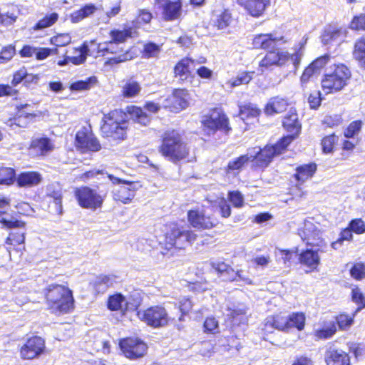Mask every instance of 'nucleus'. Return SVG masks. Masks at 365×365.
Returning a JSON list of instances; mask_svg holds the SVG:
<instances>
[{
    "mask_svg": "<svg viewBox=\"0 0 365 365\" xmlns=\"http://www.w3.org/2000/svg\"><path fill=\"white\" fill-rule=\"evenodd\" d=\"M115 282L113 275H100L93 281V287L98 292H104Z\"/></svg>",
    "mask_w": 365,
    "mask_h": 365,
    "instance_id": "obj_36",
    "label": "nucleus"
},
{
    "mask_svg": "<svg viewBox=\"0 0 365 365\" xmlns=\"http://www.w3.org/2000/svg\"><path fill=\"white\" fill-rule=\"evenodd\" d=\"M190 224L197 229H211L217 224V220L209 215L204 208L191 210L187 213Z\"/></svg>",
    "mask_w": 365,
    "mask_h": 365,
    "instance_id": "obj_16",
    "label": "nucleus"
},
{
    "mask_svg": "<svg viewBox=\"0 0 365 365\" xmlns=\"http://www.w3.org/2000/svg\"><path fill=\"white\" fill-rule=\"evenodd\" d=\"M283 126L290 134L280 139L278 141V146L282 145V149H286L290 143L299 135L301 131V124L298 121L297 114L294 111H290L284 117Z\"/></svg>",
    "mask_w": 365,
    "mask_h": 365,
    "instance_id": "obj_13",
    "label": "nucleus"
},
{
    "mask_svg": "<svg viewBox=\"0 0 365 365\" xmlns=\"http://www.w3.org/2000/svg\"><path fill=\"white\" fill-rule=\"evenodd\" d=\"M15 170L11 168L0 167V184L10 185L15 181Z\"/></svg>",
    "mask_w": 365,
    "mask_h": 365,
    "instance_id": "obj_43",
    "label": "nucleus"
},
{
    "mask_svg": "<svg viewBox=\"0 0 365 365\" xmlns=\"http://www.w3.org/2000/svg\"><path fill=\"white\" fill-rule=\"evenodd\" d=\"M126 113L133 122L141 125L146 126L150 122V117L140 107L135 106H128Z\"/></svg>",
    "mask_w": 365,
    "mask_h": 365,
    "instance_id": "obj_27",
    "label": "nucleus"
},
{
    "mask_svg": "<svg viewBox=\"0 0 365 365\" xmlns=\"http://www.w3.org/2000/svg\"><path fill=\"white\" fill-rule=\"evenodd\" d=\"M287 106L288 103L285 98L279 96L273 97L267 103L264 113L269 115L280 113L287 109Z\"/></svg>",
    "mask_w": 365,
    "mask_h": 365,
    "instance_id": "obj_30",
    "label": "nucleus"
},
{
    "mask_svg": "<svg viewBox=\"0 0 365 365\" xmlns=\"http://www.w3.org/2000/svg\"><path fill=\"white\" fill-rule=\"evenodd\" d=\"M250 155L254 165L264 168L269 165L274 156L280 155L286 149H282V145L278 146V142L274 145H266L264 148L255 147L249 148Z\"/></svg>",
    "mask_w": 365,
    "mask_h": 365,
    "instance_id": "obj_9",
    "label": "nucleus"
},
{
    "mask_svg": "<svg viewBox=\"0 0 365 365\" xmlns=\"http://www.w3.org/2000/svg\"><path fill=\"white\" fill-rule=\"evenodd\" d=\"M289 61V53L274 50L268 52L259 61V68L262 73L272 66H282Z\"/></svg>",
    "mask_w": 365,
    "mask_h": 365,
    "instance_id": "obj_19",
    "label": "nucleus"
},
{
    "mask_svg": "<svg viewBox=\"0 0 365 365\" xmlns=\"http://www.w3.org/2000/svg\"><path fill=\"white\" fill-rule=\"evenodd\" d=\"M232 20L230 12L227 9L215 11L212 18V22L218 29L227 27Z\"/></svg>",
    "mask_w": 365,
    "mask_h": 365,
    "instance_id": "obj_31",
    "label": "nucleus"
},
{
    "mask_svg": "<svg viewBox=\"0 0 365 365\" xmlns=\"http://www.w3.org/2000/svg\"><path fill=\"white\" fill-rule=\"evenodd\" d=\"M319 76L317 71H314L310 65H309L304 71L302 75L300 77V83L302 87H307V83L314 80Z\"/></svg>",
    "mask_w": 365,
    "mask_h": 365,
    "instance_id": "obj_48",
    "label": "nucleus"
},
{
    "mask_svg": "<svg viewBox=\"0 0 365 365\" xmlns=\"http://www.w3.org/2000/svg\"><path fill=\"white\" fill-rule=\"evenodd\" d=\"M91 46L97 47L98 53H102V55H104L105 52H110L112 53H117V51L114 50L113 43L112 41L109 42H103L98 44H96L94 41L91 42Z\"/></svg>",
    "mask_w": 365,
    "mask_h": 365,
    "instance_id": "obj_60",
    "label": "nucleus"
},
{
    "mask_svg": "<svg viewBox=\"0 0 365 365\" xmlns=\"http://www.w3.org/2000/svg\"><path fill=\"white\" fill-rule=\"evenodd\" d=\"M327 365H350V357L341 349H329L325 355Z\"/></svg>",
    "mask_w": 365,
    "mask_h": 365,
    "instance_id": "obj_24",
    "label": "nucleus"
},
{
    "mask_svg": "<svg viewBox=\"0 0 365 365\" xmlns=\"http://www.w3.org/2000/svg\"><path fill=\"white\" fill-rule=\"evenodd\" d=\"M195 239L196 235L192 231L174 225L165 235V245L168 249L172 247L182 249Z\"/></svg>",
    "mask_w": 365,
    "mask_h": 365,
    "instance_id": "obj_8",
    "label": "nucleus"
},
{
    "mask_svg": "<svg viewBox=\"0 0 365 365\" xmlns=\"http://www.w3.org/2000/svg\"><path fill=\"white\" fill-rule=\"evenodd\" d=\"M354 316L355 314H354L352 316H349L345 314H339L336 317V322L339 328L344 330L349 328L354 322Z\"/></svg>",
    "mask_w": 365,
    "mask_h": 365,
    "instance_id": "obj_55",
    "label": "nucleus"
},
{
    "mask_svg": "<svg viewBox=\"0 0 365 365\" xmlns=\"http://www.w3.org/2000/svg\"><path fill=\"white\" fill-rule=\"evenodd\" d=\"M202 124L204 131L208 135L214 133L217 130L225 132H227L230 130L228 119L226 115L216 110L205 115L202 120Z\"/></svg>",
    "mask_w": 365,
    "mask_h": 365,
    "instance_id": "obj_10",
    "label": "nucleus"
},
{
    "mask_svg": "<svg viewBox=\"0 0 365 365\" xmlns=\"http://www.w3.org/2000/svg\"><path fill=\"white\" fill-rule=\"evenodd\" d=\"M102 122L101 129L106 137H112L115 139L124 138L128 127L125 113L119 110H112L104 114Z\"/></svg>",
    "mask_w": 365,
    "mask_h": 365,
    "instance_id": "obj_4",
    "label": "nucleus"
},
{
    "mask_svg": "<svg viewBox=\"0 0 365 365\" xmlns=\"http://www.w3.org/2000/svg\"><path fill=\"white\" fill-rule=\"evenodd\" d=\"M76 143L82 152H96L101 149V145L97 138L85 128L77 132L76 135Z\"/></svg>",
    "mask_w": 365,
    "mask_h": 365,
    "instance_id": "obj_18",
    "label": "nucleus"
},
{
    "mask_svg": "<svg viewBox=\"0 0 365 365\" xmlns=\"http://www.w3.org/2000/svg\"><path fill=\"white\" fill-rule=\"evenodd\" d=\"M41 175L34 171L21 173L16 178V182L19 187L36 186L41 182Z\"/></svg>",
    "mask_w": 365,
    "mask_h": 365,
    "instance_id": "obj_29",
    "label": "nucleus"
},
{
    "mask_svg": "<svg viewBox=\"0 0 365 365\" xmlns=\"http://www.w3.org/2000/svg\"><path fill=\"white\" fill-rule=\"evenodd\" d=\"M344 34L341 29L334 26H329L324 30L321 38L324 44L339 43L342 41Z\"/></svg>",
    "mask_w": 365,
    "mask_h": 365,
    "instance_id": "obj_28",
    "label": "nucleus"
},
{
    "mask_svg": "<svg viewBox=\"0 0 365 365\" xmlns=\"http://www.w3.org/2000/svg\"><path fill=\"white\" fill-rule=\"evenodd\" d=\"M362 125L363 123L361 120L353 121L349 124V125L345 130L344 135L346 138H353L356 134H357L360 131Z\"/></svg>",
    "mask_w": 365,
    "mask_h": 365,
    "instance_id": "obj_61",
    "label": "nucleus"
},
{
    "mask_svg": "<svg viewBox=\"0 0 365 365\" xmlns=\"http://www.w3.org/2000/svg\"><path fill=\"white\" fill-rule=\"evenodd\" d=\"M159 52V46L153 43H149L144 46L143 55L144 57L149 58L157 56Z\"/></svg>",
    "mask_w": 365,
    "mask_h": 365,
    "instance_id": "obj_62",
    "label": "nucleus"
},
{
    "mask_svg": "<svg viewBox=\"0 0 365 365\" xmlns=\"http://www.w3.org/2000/svg\"><path fill=\"white\" fill-rule=\"evenodd\" d=\"M155 6L162 11V17L165 21L177 20L182 14L180 0H155Z\"/></svg>",
    "mask_w": 365,
    "mask_h": 365,
    "instance_id": "obj_17",
    "label": "nucleus"
},
{
    "mask_svg": "<svg viewBox=\"0 0 365 365\" xmlns=\"http://www.w3.org/2000/svg\"><path fill=\"white\" fill-rule=\"evenodd\" d=\"M25 240L24 233L22 232H11L6 239V244L11 246L21 245Z\"/></svg>",
    "mask_w": 365,
    "mask_h": 365,
    "instance_id": "obj_54",
    "label": "nucleus"
},
{
    "mask_svg": "<svg viewBox=\"0 0 365 365\" xmlns=\"http://www.w3.org/2000/svg\"><path fill=\"white\" fill-rule=\"evenodd\" d=\"M137 315L142 322L153 328L165 327L171 320L166 309L161 305L140 309L138 311Z\"/></svg>",
    "mask_w": 365,
    "mask_h": 365,
    "instance_id": "obj_6",
    "label": "nucleus"
},
{
    "mask_svg": "<svg viewBox=\"0 0 365 365\" xmlns=\"http://www.w3.org/2000/svg\"><path fill=\"white\" fill-rule=\"evenodd\" d=\"M228 199L235 207L240 208L244 205V197L239 191H230Z\"/></svg>",
    "mask_w": 365,
    "mask_h": 365,
    "instance_id": "obj_57",
    "label": "nucleus"
},
{
    "mask_svg": "<svg viewBox=\"0 0 365 365\" xmlns=\"http://www.w3.org/2000/svg\"><path fill=\"white\" fill-rule=\"evenodd\" d=\"M88 50V46L86 43H84L80 48H74V55L72 56H69L70 62L73 63L75 65H78L83 63L86 59Z\"/></svg>",
    "mask_w": 365,
    "mask_h": 365,
    "instance_id": "obj_41",
    "label": "nucleus"
},
{
    "mask_svg": "<svg viewBox=\"0 0 365 365\" xmlns=\"http://www.w3.org/2000/svg\"><path fill=\"white\" fill-rule=\"evenodd\" d=\"M159 152L169 161L177 163L187 157L189 149L180 135L172 130L164 134Z\"/></svg>",
    "mask_w": 365,
    "mask_h": 365,
    "instance_id": "obj_2",
    "label": "nucleus"
},
{
    "mask_svg": "<svg viewBox=\"0 0 365 365\" xmlns=\"http://www.w3.org/2000/svg\"><path fill=\"white\" fill-rule=\"evenodd\" d=\"M252 78V73L242 72L237 75L235 78L229 80L226 84L230 88H233L242 84H247Z\"/></svg>",
    "mask_w": 365,
    "mask_h": 365,
    "instance_id": "obj_44",
    "label": "nucleus"
},
{
    "mask_svg": "<svg viewBox=\"0 0 365 365\" xmlns=\"http://www.w3.org/2000/svg\"><path fill=\"white\" fill-rule=\"evenodd\" d=\"M350 28L354 30H365V13L354 16L351 22Z\"/></svg>",
    "mask_w": 365,
    "mask_h": 365,
    "instance_id": "obj_64",
    "label": "nucleus"
},
{
    "mask_svg": "<svg viewBox=\"0 0 365 365\" xmlns=\"http://www.w3.org/2000/svg\"><path fill=\"white\" fill-rule=\"evenodd\" d=\"M211 264L212 267L218 273L219 277L225 281H230L235 274L234 269L224 262H212Z\"/></svg>",
    "mask_w": 365,
    "mask_h": 365,
    "instance_id": "obj_35",
    "label": "nucleus"
},
{
    "mask_svg": "<svg viewBox=\"0 0 365 365\" xmlns=\"http://www.w3.org/2000/svg\"><path fill=\"white\" fill-rule=\"evenodd\" d=\"M352 301L358 305L356 312L365 308V297L361 290L355 286L351 290Z\"/></svg>",
    "mask_w": 365,
    "mask_h": 365,
    "instance_id": "obj_46",
    "label": "nucleus"
},
{
    "mask_svg": "<svg viewBox=\"0 0 365 365\" xmlns=\"http://www.w3.org/2000/svg\"><path fill=\"white\" fill-rule=\"evenodd\" d=\"M108 177L112 183L115 185L112 190L113 199L123 204L130 203L139 187L138 183L123 180L113 175H108Z\"/></svg>",
    "mask_w": 365,
    "mask_h": 365,
    "instance_id": "obj_7",
    "label": "nucleus"
},
{
    "mask_svg": "<svg viewBox=\"0 0 365 365\" xmlns=\"http://www.w3.org/2000/svg\"><path fill=\"white\" fill-rule=\"evenodd\" d=\"M298 235L303 242L307 245L327 247V243L323 237V232L319 228V225L312 219L305 220L299 227Z\"/></svg>",
    "mask_w": 365,
    "mask_h": 365,
    "instance_id": "obj_5",
    "label": "nucleus"
},
{
    "mask_svg": "<svg viewBox=\"0 0 365 365\" xmlns=\"http://www.w3.org/2000/svg\"><path fill=\"white\" fill-rule=\"evenodd\" d=\"M58 19V14L56 12L46 14L43 19H40L34 26V30L43 29L53 25Z\"/></svg>",
    "mask_w": 365,
    "mask_h": 365,
    "instance_id": "obj_42",
    "label": "nucleus"
},
{
    "mask_svg": "<svg viewBox=\"0 0 365 365\" xmlns=\"http://www.w3.org/2000/svg\"><path fill=\"white\" fill-rule=\"evenodd\" d=\"M237 2L250 15L254 17H258L263 14L266 6L269 4V0H237Z\"/></svg>",
    "mask_w": 365,
    "mask_h": 365,
    "instance_id": "obj_23",
    "label": "nucleus"
},
{
    "mask_svg": "<svg viewBox=\"0 0 365 365\" xmlns=\"http://www.w3.org/2000/svg\"><path fill=\"white\" fill-rule=\"evenodd\" d=\"M104 334L101 331H98L94 334L95 339L92 341V346L96 351H102L104 354L110 352L109 341L103 338Z\"/></svg>",
    "mask_w": 365,
    "mask_h": 365,
    "instance_id": "obj_39",
    "label": "nucleus"
},
{
    "mask_svg": "<svg viewBox=\"0 0 365 365\" xmlns=\"http://www.w3.org/2000/svg\"><path fill=\"white\" fill-rule=\"evenodd\" d=\"M250 157V152L249 150H247V153L246 154L232 159L228 163L227 166V171L228 173H235V171H239L249 162L252 161L251 158Z\"/></svg>",
    "mask_w": 365,
    "mask_h": 365,
    "instance_id": "obj_37",
    "label": "nucleus"
},
{
    "mask_svg": "<svg viewBox=\"0 0 365 365\" xmlns=\"http://www.w3.org/2000/svg\"><path fill=\"white\" fill-rule=\"evenodd\" d=\"M260 113V109L255 104L247 103L240 106V116L244 121L257 118Z\"/></svg>",
    "mask_w": 365,
    "mask_h": 365,
    "instance_id": "obj_38",
    "label": "nucleus"
},
{
    "mask_svg": "<svg viewBox=\"0 0 365 365\" xmlns=\"http://www.w3.org/2000/svg\"><path fill=\"white\" fill-rule=\"evenodd\" d=\"M48 309L60 315L70 312L73 309V297L66 286L58 284H48L44 289Z\"/></svg>",
    "mask_w": 365,
    "mask_h": 365,
    "instance_id": "obj_1",
    "label": "nucleus"
},
{
    "mask_svg": "<svg viewBox=\"0 0 365 365\" xmlns=\"http://www.w3.org/2000/svg\"><path fill=\"white\" fill-rule=\"evenodd\" d=\"M71 41V36L68 34H59L50 38V43L56 46H65Z\"/></svg>",
    "mask_w": 365,
    "mask_h": 365,
    "instance_id": "obj_51",
    "label": "nucleus"
},
{
    "mask_svg": "<svg viewBox=\"0 0 365 365\" xmlns=\"http://www.w3.org/2000/svg\"><path fill=\"white\" fill-rule=\"evenodd\" d=\"M97 10L98 8L94 4H86L78 10L74 11L71 14V21L73 23H78L84 19L91 16Z\"/></svg>",
    "mask_w": 365,
    "mask_h": 365,
    "instance_id": "obj_32",
    "label": "nucleus"
},
{
    "mask_svg": "<svg viewBox=\"0 0 365 365\" xmlns=\"http://www.w3.org/2000/svg\"><path fill=\"white\" fill-rule=\"evenodd\" d=\"M55 148L53 141L47 137L34 138L29 145V152L36 156H44Z\"/></svg>",
    "mask_w": 365,
    "mask_h": 365,
    "instance_id": "obj_20",
    "label": "nucleus"
},
{
    "mask_svg": "<svg viewBox=\"0 0 365 365\" xmlns=\"http://www.w3.org/2000/svg\"><path fill=\"white\" fill-rule=\"evenodd\" d=\"M349 227L356 234L361 235L365 232V222L361 219L352 220Z\"/></svg>",
    "mask_w": 365,
    "mask_h": 365,
    "instance_id": "obj_63",
    "label": "nucleus"
},
{
    "mask_svg": "<svg viewBox=\"0 0 365 365\" xmlns=\"http://www.w3.org/2000/svg\"><path fill=\"white\" fill-rule=\"evenodd\" d=\"M193 59L185 58L179 61L175 67V74L180 80H185L190 73L191 66H194Z\"/></svg>",
    "mask_w": 365,
    "mask_h": 365,
    "instance_id": "obj_34",
    "label": "nucleus"
},
{
    "mask_svg": "<svg viewBox=\"0 0 365 365\" xmlns=\"http://www.w3.org/2000/svg\"><path fill=\"white\" fill-rule=\"evenodd\" d=\"M337 140L338 138L334 134L324 137L322 140L323 152L324 153H331L334 149V145Z\"/></svg>",
    "mask_w": 365,
    "mask_h": 365,
    "instance_id": "obj_52",
    "label": "nucleus"
},
{
    "mask_svg": "<svg viewBox=\"0 0 365 365\" xmlns=\"http://www.w3.org/2000/svg\"><path fill=\"white\" fill-rule=\"evenodd\" d=\"M288 330L292 327L297 328L299 331L304 329L305 324V316L302 312L292 313L287 316Z\"/></svg>",
    "mask_w": 365,
    "mask_h": 365,
    "instance_id": "obj_40",
    "label": "nucleus"
},
{
    "mask_svg": "<svg viewBox=\"0 0 365 365\" xmlns=\"http://www.w3.org/2000/svg\"><path fill=\"white\" fill-rule=\"evenodd\" d=\"M316 170L317 165L313 163L299 166L296 169V173L294 175L295 179L298 182L303 183L311 178Z\"/></svg>",
    "mask_w": 365,
    "mask_h": 365,
    "instance_id": "obj_33",
    "label": "nucleus"
},
{
    "mask_svg": "<svg viewBox=\"0 0 365 365\" xmlns=\"http://www.w3.org/2000/svg\"><path fill=\"white\" fill-rule=\"evenodd\" d=\"M119 345L124 355L130 359L142 357L146 353L148 348L143 341L134 337L121 339Z\"/></svg>",
    "mask_w": 365,
    "mask_h": 365,
    "instance_id": "obj_14",
    "label": "nucleus"
},
{
    "mask_svg": "<svg viewBox=\"0 0 365 365\" xmlns=\"http://www.w3.org/2000/svg\"><path fill=\"white\" fill-rule=\"evenodd\" d=\"M326 248L319 247L317 250L307 249L302 252L299 255L300 263L309 268L306 272H311L317 269L320 264L319 253L325 252Z\"/></svg>",
    "mask_w": 365,
    "mask_h": 365,
    "instance_id": "obj_21",
    "label": "nucleus"
},
{
    "mask_svg": "<svg viewBox=\"0 0 365 365\" xmlns=\"http://www.w3.org/2000/svg\"><path fill=\"white\" fill-rule=\"evenodd\" d=\"M141 90L140 84L133 80H130L123 86V95L125 97L130 98L137 96Z\"/></svg>",
    "mask_w": 365,
    "mask_h": 365,
    "instance_id": "obj_45",
    "label": "nucleus"
},
{
    "mask_svg": "<svg viewBox=\"0 0 365 365\" xmlns=\"http://www.w3.org/2000/svg\"><path fill=\"white\" fill-rule=\"evenodd\" d=\"M354 56L361 66L365 68V38H361L356 43Z\"/></svg>",
    "mask_w": 365,
    "mask_h": 365,
    "instance_id": "obj_47",
    "label": "nucleus"
},
{
    "mask_svg": "<svg viewBox=\"0 0 365 365\" xmlns=\"http://www.w3.org/2000/svg\"><path fill=\"white\" fill-rule=\"evenodd\" d=\"M134 55L130 51H126L123 54H119L115 57L109 58L106 62V65H113L117 64L121 62H125L126 61L130 60L133 58Z\"/></svg>",
    "mask_w": 365,
    "mask_h": 365,
    "instance_id": "obj_59",
    "label": "nucleus"
},
{
    "mask_svg": "<svg viewBox=\"0 0 365 365\" xmlns=\"http://www.w3.org/2000/svg\"><path fill=\"white\" fill-rule=\"evenodd\" d=\"M350 275L356 280H361L365 278V264L357 262L350 269Z\"/></svg>",
    "mask_w": 365,
    "mask_h": 365,
    "instance_id": "obj_50",
    "label": "nucleus"
},
{
    "mask_svg": "<svg viewBox=\"0 0 365 365\" xmlns=\"http://www.w3.org/2000/svg\"><path fill=\"white\" fill-rule=\"evenodd\" d=\"M139 305V302L135 304H131L125 299L121 294H115L109 297L108 301V307L110 310H123L135 309Z\"/></svg>",
    "mask_w": 365,
    "mask_h": 365,
    "instance_id": "obj_25",
    "label": "nucleus"
},
{
    "mask_svg": "<svg viewBox=\"0 0 365 365\" xmlns=\"http://www.w3.org/2000/svg\"><path fill=\"white\" fill-rule=\"evenodd\" d=\"M35 117L34 114L31 113H27L25 116H23L22 115H19L18 117H16L13 119H9L6 124L7 125L10 127H13L14 125L19 126V127H26L29 122H24V118H26L27 120H31Z\"/></svg>",
    "mask_w": 365,
    "mask_h": 365,
    "instance_id": "obj_53",
    "label": "nucleus"
},
{
    "mask_svg": "<svg viewBox=\"0 0 365 365\" xmlns=\"http://www.w3.org/2000/svg\"><path fill=\"white\" fill-rule=\"evenodd\" d=\"M45 341L37 336L29 338L20 347V356L24 360H31L39 356L44 351Z\"/></svg>",
    "mask_w": 365,
    "mask_h": 365,
    "instance_id": "obj_15",
    "label": "nucleus"
},
{
    "mask_svg": "<svg viewBox=\"0 0 365 365\" xmlns=\"http://www.w3.org/2000/svg\"><path fill=\"white\" fill-rule=\"evenodd\" d=\"M287 316L277 314L267 317L265 320L264 327L267 331L271 332L273 329L281 331H288Z\"/></svg>",
    "mask_w": 365,
    "mask_h": 365,
    "instance_id": "obj_26",
    "label": "nucleus"
},
{
    "mask_svg": "<svg viewBox=\"0 0 365 365\" xmlns=\"http://www.w3.org/2000/svg\"><path fill=\"white\" fill-rule=\"evenodd\" d=\"M350 77L351 72L347 66L342 63L334 64L322 79V88L326 94L338 92L347 84Z\"/></svg>",
    "mask_w": 365,
    "mask_h": 365,
    "instance_id": "obj_3",
    "label": "nucleus"
},
{
    "mask_svg": "<svg viewBox=\"0 0 365 365\" xmlns=\"http://www.w3.org/2000/svg\"><path fill=\"white\" fill-rule=\"evenodd\" d=\"M282 40V36L274 34H261L255 36L252 45L255 48L267 49L274 47L277 43Z\"/></svg>",
    "mask_w": 365,
    "mask_h": 365,
    "instance_id": "obj_22",
    "label": "nucleus"
},
{
    "mask_svg": "<svg viewBox=\"0 0 365 365\" xmlns=\"http://www.w3.org/2000/svg\"><path fill=\"white\" fill-rule=\"evenodd\" d=\"M190 101V94L187 89H173L165 99L164 107L172 112L178 113L189 106Z\"/></svg>",
    "mask_w": 365,
    "mask_h": 365,
    "instance_id": "obj_11",
    "label": "nucleus"
},
{
    "mask_svg": "<svg viewBox=\"0 0 365 365\" xmlns=\"http://www.w3.org/2000/svg\"><path fill=\"white\" fill-rule=\"evenodd\" d=\"M204 331L207 333L219 332V322L215 317H207L204 322Z\"/></svg>",
    "mask_w": 365,
    "mask_h": 365,
    "instance_id": "obj_56",
    "label": "nucleus"
},
{
    "mask_svg": "<svg viewBox=\"0 0 365 365\" xmlns=\"http://www.w3.org/2000/svg\"><path fill=\"white\" fill-rule=\"evenodd\" d=\"M75 195L81 207L92 210L101 207L103 202L101 195L88 187L77 189Z\"/></svg>",
    "mask_w": 365,
    "mask_h": 365,
    "instance_id": "obj_12",
    "label": "nucleus"
},
{
    "mask_svg": "<svg viewBox=\"0 0 365 365\" xmlns=\"http://www.w3.org/2000/svg\"><path fill=\"white\" fill-rule=\"evenodd\" d=\"M111 41L114 44L120 43L125 41V39L130 36L131 31L129 30H113L110 32Z\"/></svg>",
    "mask_w": 365,
    "mask_h": 365,
    "instance_id": "obj_49",
    "label": "nucleus"
},
{
    "mask_svg": "<svg viewBox=\"0 0 365 365\" xmlns=\"http://www.w3.org/2000/svg\"><path fill=\"white\" fill-rule=\"evenodd\" d=\"M15 54V48L11 45L4 46L0 53V63L9 62Z\"/></svg>",
    "mask_w": 365,
    "mask_h": 365,
    "instance_id": "obj_58",
    "label": "nucleus"
}]
</instances>
